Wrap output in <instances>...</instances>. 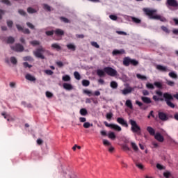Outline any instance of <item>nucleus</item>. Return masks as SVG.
<instances>
[{"mask_svg":"<svg viewBox=\"0 0 178 178\" xmlns=\"http://www.w3.org/2000/svg\"><path fill=\"white\" fill-rule=\"evenodd\" d=\"M143 12L145 13L147 16H149V19H154L156 20H160V22H167L166 18L164 17H161L160 15H155L156 13V10H152L150 8H143Z\"/></svg>","mask_w":178,"mask_h":178,"instance_id":"nucleus-1","label":"nucleus"},{"mask_svg":"<svg viewBox=\"0 0 178 178\" xmlns=\"http://www.w3.org/2000/svg\"><path fill=\"white\" fill-rule=\"evenodd\" d=\"M129 123L131 126V131H133V133L138 134V133H140V131H141V127H140V126H138V124H137V122H136V120L131 119L129 120Z\"/></svg>","mask_w":178,"mask_h":178,"instance_id":"nucleus-2","label":"nucleus"},{"mask_svg":"<svg viewBox=\"0 0 178 178\" xmlns=\"http://www.w3.org/2000/svg\"><path fill=\"white\" fill-rule=\"evenodd\" d=\"M44 52H45V49H44L42 46H40L39 48L36 49L35 51H33V54L36 58H39L40 59H45V56L43 54Z\"/></svg>","mask_w":178,"mask_h":178,"instance_id":"nucleus-3","label":"nucleus"},{"mask_svg":"<svg viewBox=\"0 0 178 178\" xmlns=\"http://www.w3.org/2000/svg\"><path fill=\"white\" fill-rule=\"evenodd\" d=\"M123 65L124 66H130V65H132V66H138V61L129 57H125L123 60Z\"/></svg>","mask_w":178,"mask_h":178,"instance_id":"nucleus-4","label":"nucleus"},{"mask_svg":"<svg viewBox=\"0 0 178 178\" xmlns=\"http://www.w3.org/2000/svg\"><path fill=\"white\" fill-rule=\"evenodd\" d=\"M104 70L106 74L108 76H111V77H115V76H118V71L112 68L111 67H105Z\"/></svg>","mask_w":178,"mask_h":178,"instance_id":"nucleus-5","label":"nucleus"},{"mask_svg":"<svg viewBox=\"0 0 178 178\" xmlns=\"http://www.w3.org/2000/svg\"><path fill=\"white\" fill-rule=\"evenodd\" d=\"M165 5L168 8L171 6L172 8H177L178 2L177 0H167L165 2Z\"/></svg>","mask_w":178,"mask_h":178,"instance_id":"nucleus-6","label":"nucleus"},{"mask_svg":"<svg viewBox=\"0 0 178 178\" xmlns=\"http://www.w3.org/2000/svg\"><path fill=\"white\" fill-rule=\"evenodd\" d=\"M11 49L16 52H23L24 51V47L20 44H16L15 46H12Z\"/></svg>","mask_w":178,"mask_h":178,"instance_id":"nucleus-7","label":"nucleus"},{"mask_svg":"<svg viewBox=\"0 0 178 178\" xmlns=\"http://www.w3.org/2000/svg\"><path fill=\"white\" fill-rule=\"evenodd\" d=\"M117 122L121 126H124V127H129V124H127V121L124 120V118H118Z\"/></svg>","mask_w":178,"mask_h":178,"instance_id":"nucleus-8","label":"nucleus"},{"mask_svg":"<svg viewBox=\"0 0 178 178\" xmlns=\"http://www.w3.org/2000/svg\"><path fill=\"white\" fill-rule=\"evenodd\" d=\"M154 138L159 141V143H163V141H165V138H163V136L159 132L156 133L154 135Z\"/></svg>","mask_w":178,"mask_h":178,"instance_id":"nucleus-9","label":"nucleus"},{"mask_svg":"<svg viewBox=\"0 0 178 178\" xmlns=\"http://www.w3.org/2000/svg\"><path fill=\"white\" fill-rule=\"evenodd\" d=\"M135 88H131L130 86L127 87V88H124V90H122V92L123 95H127V94H131L132 91H134Z\"/></svg>","mask_w":178,"mask_h":178,"instance_id":"nucleus-10","label":"nucleus"},{"mask_svg":"<svg viewBox=\"0 0 178 178\" xmlns=\"http://www.w3.org/2000/svg\"><path fill=\"white\" fill-rule=\"evenodd\" d=\"M159 118L163 122H166V120L169 119V118H168V115L163 112H159Z\"/></svg>","mask_w":178,"mask_h":178,"instance_id":"nucleus-11","label":"nucleus"},{"mask_svg":"<svg viewBox=\"0 0 178 178\" xmlns=\"http://www.w3.org/2000/svg\"><path fill=\"white\" fill-rule=\"evenodd\" d=\"M156 68L157 69V70H159L160 72H170V70H169L167 67L161 65H157Z\"/></svg>","mask_w":178,"mask_h":178,"instance_id":"nucleus-12","label":"nucleus"},{"mask_svg":"<svg viewBox=\"0 0 178 178\" xmlns=\"http://www.w3.org/2000/svg\"><path fill=\"white\" fill-rule=\"evenodd\" d=\"M125 53L126 51L123 49H121L120 50L114 49L112 52L113 56H116L118 55H123V54H125Z\"/></svg>","mask_w":178,"mask_h":178,"instance_id":"nucleus-13","label":"nucleus"},{"mask_svg":"<svg viewBox=\"0 0 178 178\" xmlns=\"http://www.w3.org/2000/svg\"><path fill=\"white\" fill-rule=\"evenodd\" d=\"M136 104L138 105V106L140 107V109H143V111H147V109H148V106L145 105L144 104H143V102L136 100Z\"/></svg>","mask_w":178,"mask_h":178,"instance_id":"nucleus-14","label":"nucleus"},{"mask_svg":"<svg viewBox=\"0 0 178 178\" xmlns=\"http://www.w3.org/2000/svg\"><path fill=\"white\" fill-rule=\"evenodd\" d=\"M97 74L99 77H105V76H106V74L105 72V71L101 69H99L97 70Z\"/></svg>","mask_w":178,"mask_h":178,"instance_id":"nucleus-15","label":"nucleus"},{"mask_svg":"<svg viewBox=\"0 0 178 178\" xmlns=\"http://www.w3.org/2000/svg\"><path fill=\"white\" fill-rule=\"evenodd\" d=\"M63 88H65V90H67L68 91L73 90V86H72V84L70 83H64L63 84Z\"/></svg>","mask_w":178,"mask_h":178,"instance_id":"nucleus-16","label":"nucleus"},{"mask_svg":"<svg viewBox=\"0 0 178 178\" xmlns=\"http://www.w3.org/2000/svg\"><path fill=\"white\" fill-rule=\"evenodd\" d=\"M141 100L143 101V102L144 104H152V101L151 100V98L148 97H141Z\"/></svg>","mask_w":178,"mask_h":178,"instance_id":"nucleus-17","label":"nucleus"},{"mask_svg":"<svg viewBox=\"0 0 178 178\" xmlns=\"http://www.w3.org/2000/svg\"><path fill=\"white\" fill-rule=\"evenodd\" d=\"M54 33H55L56 35H58V36H61V35H65V31H63V30L60 29H56L54 31Z\"/></svg>","mask_w":178,"mask_h":178,"instance_id":"nucleus-18","label":"nucleus"},{"mask_svg":"<svg viewBox=\"0 0 178 178\" xmlns=\"http://www.w3.org/2000/svg\"><path fill=\"white\" fill-rule=\"evenodd\" d=\"M147 131H148L149 134L150 136H155V129L152 128V127H147Z\"/></svg>","mask_w":178,"mask_h":178,"instance_id":"nucleus-19","label":"nucleus"},{"mask_svg":"<svg viewBox=\"0 0 178 178\" xmlns=\"http://www.w3.org/2000/svg\"><path fill=\"white\" fill-rule=\"evenodd\" d=\"M25 79H26V80H29V81H35L36 80L35 77L30 74H27L25 76Z\"/></svg>","mask_w":178,"mask_h":178,"instance_id":"nucleus-20","label":"nucleus"},{"mask_svg":"<svg viewBox=\"0 0 178 178\" xmlns=\"http://www.w3.org/2000/svg\"><path fill=\"white\" fill-rule=\"evenodd\" d=\"M51 48L53 49H56V51H60L62 49V47L57 43H53L51 44Z\"/></svg>","mask_w":178,"mask_h":178,"instance_id":"nucleus-21","label":"nucleus"},{"mask_svg":"<svg viewBox=\"0 0 178 178\" xmlns=\"http://www.w3.org/2000/svg\"><path fill=\"white\" fill-rule=\"evenodd\" d=\"M111 129L115 130V131H122V127H120L118 124H113V125L111 126Z\"/></svg>","mask_w":178,"mask_h":178,"instance_id":"nucleus-22","label":"nucleus"},{"mask_svg":"<svg viewBox=\"0 0 178 178\" xmlns=\"http://www.w3.org/2000/svg\"><path fill=\"white\" fill-rule=\"evenodd\" d=\"M125 105L126 106H127V108H129V109H133V103H131V100H127L125 102Z\"/></svg>","mask_w":178,"mask_h":178,"instance_id":"nucleus-23","label":"nucleus"},{"mask_svg":"<svg viewBox=\"0 0 178 178\" xmlns=\"http://www.w3.org/2000/svg\"><path fill=\"white\" fill-rule=\"evenodd\" d=\"M118 82L115 81H112L110 83V87H111V88L113 89H116L118 88Z\"/></svg>","mask_w":178,"mask_h":178,"instance_id":"nucleus-24","label":"nucleus"},{"mask_svg":"<svg viewBox=\"0 0 178 178\" xmlns=\"http://www.w3.org/2000/svg\"><path fill=\"white\" fill-rule=\"evenodd\" d=\"M131 20L134 22V23H136V24H140V23H141V19L136 17H131Z\"/></svg>","mask_w":178,"mask_h":178,"instance_id":"nucleus-25","label":"nucleus"},{"mask_svg":"<svg viewBox=\"0 0 178 178\" xmlns=\"http://www.w3.org/2000/svg\"><path fill=\"white\" fill-rule=\"evenodd\" d=\"M67 48L71 51H76V46L73 44H67Z\"/></svg>","mask_w":178,"mask_h":178,"instance_id":"nucleus-26","label":"nucleus"},{"mask_svg":"<svg viewBox=\"0 0 178 178\" xmlns=\"http://www.w3.org/2000/svg\"><path fill=\"white\" fill-rule=\"evenodd\" d=\"M131 146L133 148L134 151H135V152L138 151V146H137V144H136V143L131 142Z\"/></svg>","mask_w":178,"mask_h":178,"instance_id":"nucleus-27","label":"nucleus"},{"mask_svg":"<svg viewBox=\"0 0 178 178\" xmlns=\"http://www.w3.org/2000/svg\"><path fill=\"white\" fill-rule=\"evenodd\" d=\"M152 99H154L155 102H158V101H161V102L164 101L163 98L158 97V96H156V95H154L152 97Z\"/></svg>","mask_w":178,"mask_h":178,"instance_id":"nucleus-28","label":"nucleus"},{"mask_svg":"<svg viewBox=\"0 0 178 178\" xmlns=\"http://www.w3.org/2000/svg\"><path fill=\"white\" fill-rule=\"evenodd\" d=\"M27 12H28V13H31V14L37 13V10H35L31 7H29L27 8Z\"/></svg>","mask_w":178,"mask_h":178,"instance_id":"nucleus-29","label":"nucleus"},{"mask_svg":"<svg viewBox=\"0 0 178 178\" xmlns=\"http://www.w3.org/2000/svg\"><path fill=\"white\" fill-rule=\"evenodd\" d=\"M82 86L83 87H88V86H90V81L86 80V79H83L82 81Z\"/></svg>","mask_w":178,"mask_h":178,"instance_id":"nucleus-30","label":"nucleus"},{"mask_svg":"<svg viewBox=\"0 0 178 178\" xmlns=\"http://www.w3.org/2000/svg\"><path fill=\"white\" fill-rule=\"evenodd\" d=\"M59 19L61 22H63V23H70V20L65 17H60Z\"/></svg>","mask_w":178,"mask_h":178,"instance_id":"nucleus-31","label":"nucleus"},{"mask_svg":"<svg viewBox=\"0 0 178 178\" xmlns=\"http://www.w3.org/2000/svg\"><path fill=\"white\" fill-rule=\"evenodd\" d=\"M88 113L87 112V109L86 108H81L80 110V114L81 115V116H86Z\"/></svg>","mask_w":178,"mask_h":178,"instance_id":"nucleus-32","label":"nucleus"},{"mask_svg":"<svg viewBox=\"0 0 178 178\" xmlns=\"http://www.w3.org/2000/svg\"><path fill=\"white\" fill-rule=\"evenodd\" d=\"M15 42V38L12 36H10L7 39V44H13Z\"/></svg>","mask_w":178,"mask_h":178,"instance_id":"nucleus-33","label":"nucleus"},{"mask_svg":"<svg viewBox=\"0 0 178 178\" xmlns=\"http://www.w3.org/2000/svg\"><path fill=\"white\" fill-rule=\"evenodd\" d=\"M168 76L171 77V79H177V74H175V72H170Z\"/></svg>","mask_w":178,"mask_h":178,"instance_id":"nucleus-34","label":"nucleus"},{"mask_svg":"<svg viewBox=\"0 0 178 178\" xmlns=\"http://www.w3.org/2000/svg\"><path fill=\"white\" fill-rule=\"evenodd\" d=\"M10 60L13 65H17V59L15 56L10 57Z\"/></svg>","mask_w":178,"mask_h":178,"instance_id":"nucleus-35","label":"nucleus"},{"mask_svg":"<svg viewBox=\"0 0 178 178\" xmlns=\"http://www.w3.org/2000/svg\"><path fill=\"white\" fill-rule=\"evenodd\" d=\"M108 136V138H111V140H115V138H116V135H115L114 132H110Z\"/></svg>","mask_w":178,"mask_h":178,"instance_id":"nucleus-36","label":"nucleus"},{"mask_svg":"<svg viewBox=\"0 0 178 178\" xmlns=\"http://www.w3.org/2000/svg\"><path fill=\"white\" fill-rule=\"evenodd\" d=\"M136 168L140 169V170H144V165L140 163H135Z\"/></svg>","mask_w":178,"mask_h":178,"instance_id":"nucleus-37","label":"nucleus"},{"mask_svg":"<svg viewBox=\"0 0 178 178\" xmlns=\"http://www.w3.org/2000/svg\"><path fill=\"white\" fill-rule=\"evenodd\" d=\"M74 76L76 80H80L81 79V76L80 75V73H79L78 72H74Z\"/></svg>","mask_w":178,"mask_h":178,"instance_id":"nucleus-38","label":"nucleus"},{"mask_svg":"<svg viewBox=\"0 0 178 178\" xmlns=\"http://www.w3.org/2000/svg\"><path fill=\"white\" fill-rule=\"evenodd\" d=\"M146 87H147V88H148V90H154L155 89V86H154V84L149 83L146 84Z\"/></svg>","mask_w":178,"mask_h":178,"instance_id":"nucleus-39","label":"nucleus"},{"mask_svg":"<svg viewBox=\"0 0 178 178\" xmlns=\"http://www.w3.org/2000/svg\"><path fill=\"white\" fill-rule=\"evenodd\" d=\"M136 77L138 79H140V80H147V76H144V75H141L140 74H136Z\"/></svg>","mask_w":178,"mask_h":178,"instance_id":"nucleus-40","label":"nucleus"},{"mask_svg":"<svg viewBox=\"0 0 178 178\" xmlns=\"http://www.w3.org/2000/svg\"><path fill=\"white\" fill-rule=\"evenodd\" d=\"M30 44L33 45V47H35V45H40V41L38 40H33L30 42Z\"/></svg>","mask_w":178,"mask_h":178,"instance_id":"nucleus-41","label":"nucleus"},{"mask_svg":"<svg viewBox=\"0 0 178 178\" xmlns=\"http://www.w3.org/2000/svg\"><path fill=\"white\" fill-rule=\"evenodd\" d=\"M43 8L44 10H47L48 12H51V6H48V4H43Z\"/></svg>","mask_w":178,"mask_h":178,"instance_id":"nucleus-42","label":"nucleus"},{"mask_svg":"<svg viewBox=\"0 0 178 178\" xmlns=\"http://www.w3.org/2000/svg\"><path fill=\"white\" fill-rule=\"evenodd\" d=\"M63 81H70V76L69 75H65L63 76Z\"/></svg>","mask_w":178,"mask_h":178,"instance_id":"nucleus-43","label":"nucleus"},{"mask_svg":"<svg viewBox=\"0 0 178 178\" xmlns=\"http://www.w3.org/2000/svg\"><path fill=\"white\" fill-rule=\"evenodd\" d=\"M166 84H168V86H170V87H174L175 86V82L172 81L167 80L166 81Z\"/></svg>","mask_w":178,"mask_h":178,"instance_id":"nucleus-44","label":"nucleus"},{"mask_svg":"<svg viewBox=\"0 0 178 178\" xmlns=\"http://www.w3.org/2000/svg\"><path fill=\"white\" fill-rule=\"evenodd\" d=\"M24 60H28L29 62H33V60H34V58H33V57H31V56H26V57H24Z\"/></svg>","mask_w":178,"mask_h":178,"instance_id":"nucleus-45","label":"nucleus"},{"mask_svg":"<svg viewBox=\"0 0 178 178\" xmlns=\"http://www.w3.org/2000/svg\"><path fill=\"white\" fill-rule=\"evenodd\" d=\"M161 30H163V31H164L165 33H167V34H169V33H170V31H169L168 27H166L165 26H161Z\"/></svg>","mask_w":178,"mask_h":178,"instance_id":"nucleus-46","label":"nucleus"},{"mask_svg":"<svg viewBox=\"0 0 178 178\" xmlns=\"http://www.w3.org/2000/svg\"><path fill=\"white\" fill-rule=\"evenodd\" d=\"M90 126H92V124H90V122H84L83 124L84 129H90Z\"/></svg>","mask_w":178,"mask_h":178,"instance_id":"nucleus-47","label":"nucleus"},{"mask_svg":"<svg viewBox=\"0 0 178 178\" xmlns=\"http://www.w3.org/2000/svg\"><path fill=\"white\" fill-rule=\"evenodd\" d=\"M44 73L47 74V76H52V74H54V72L51 70H44Z\"/></svg>","mask_w":178,"mask_h":178,"instance_id":"nucleus-48","label":"nucleus"},{"mask_svg":"<svg viewBox=\"0 0 178 178\" xmlns=\"http://www.w3.org/2000/svg\"><path fill=\"white\" fill-rule=\"evenodd\" d=\"M55 33V31H47L45 32L46 35H48L49 37L51 35H54V33Z\"/></svg>","mask_w":178,"mask_h":178,"instance_id":"nucleus-49","label":"nucleus"},{"mask_svg":"<svg viewBox=\"0 0 178 178\" xmlns=\"http://www.w3.org/2000/svg\"><path fill=\"white\" fill-rule=\"evenodd\" d=\"M2 3H5L6 5H8V6H12V3L9 0H1Z\"/></svg>","mask_w":178,"mask_h":178,"instance_id":"nucleus-50","label":"nucleus"},{"mask_svg":"<svg viewBox=\"0 0 178 178\" xmlns=\"http://www.w3.org/2000/svg\"><path fill=\"white\" fill-rule=\"evenodd\" d=\"M18 13H19V15H21L22 16H26L27 13H25V11L24 10L19 9L18 10Z\"/></svg>","mask_w":178,"mask_h":178,"instance_id":"nucleus-51","label":"nucleus"},{"mask_svg":"<svg viewBox=\"0 0 178 178\" xmlns=\"http://www.w3.org/2000/svg\"><path fill=\"white\" fill-rule=\"evenodd\" d=\"M116 33L119 34V35H127V33L122 31H116Z\"/></svg>","mask_w":178,"mask_h":178,"instance_id":"nucleus-52","label":"nucleus"},{"mask_svg":"<svg viewBox=\"0 0 178 178\" xmlns=\"http://www.w3.org/2000/svg\"><path fill=\"white\" fill-rule=\"evenodd\" d=\"M154 85L157 88H162V83L161 82H154Z\"/></svg>","mask_w":178,"mask_h":178,"instance_id":"nucleus-53","label":"nucleus"},{"mask_svg":"<svg viewBox=\"0 0 178 178\" xmlns=\"http://www.w3.org/2000/svg\"><path fill=\"white\" fill-rule=\"evenodd\" d=\"M92 47H94L95 48H99V44H98V43H97V42H90Z\"/></svg>","mask_w":178,"mask_h":178,"instance_id":"nucleus-54","label":"nucleus"},{"mask_svg":"<svg viewBox=\"0 0 178 178\" xmlns=\"http://www.w3.org/2000/svg\"><path fill=\"white\" fill-rule=\"evenodd\" d=\"M163 176L165 178H169L170 176H172V174L170 173V172L167 171L163 173Z\"/></svg>","mask_w":178,"mask_h":178,"instance_id":"nucleus-55","label":"nucleus"},{"mask_svg":"<svg viewBox=\"0 0 178 178\" xmlns=\"http://www.w3.org/2000/svg\"><path fill=\"white\" fill-rule=\"evenodd\" d=\"M7 26L8 27H9L10 29H12V26H13V22L11 20H8L7 21Z\"/></svg>","mask_w":178,"mask_h":178,"instance_id":"nucleus-56","label":"nucleus"},{"mask_svg":"<svg viewBox=\"0 0 178 178\" xmlns=\"http://www.w3.org/2000/svg\"><path fill=\"white\" fill-rule=\"evenodd\" d=\"M103 144H104V145H107L108 147L111 145V142H109V141H108V140H105V139L103 140Z\"/></svg>","mask_w":178,"mask_h":178,"instance_id":"nucleus-57","label":"nucleus"},{"mask_svg":"<svg viewBox=\"0 0 178 178\" xmlns=\"http://www.w3.org/2000/svg\"><path fill=\"white\" fill-rule=\"evenodd\" d=\"M23 65H24V67L25 68L29 67V69H31V67H33V65H29V63L27 62L24 63Z\"/></svg>","mask_w":178,"mask_h":178,"instance_id":"nucleus-58","label":"nucleus"},{"mask_svg":"<svg viewBox=\"0 0 178 178\" xmlns=\"http://www.w3.org/2000/svg\"><path fill=\"white\" fill-rule=\"evenodd\" d=\"M26 26H28L31 30H34V29H35V26H34L33 24L30 22H26Z\"/></svg>","mask_w":178,"mask_h":178,"instance_id":"nucleus-59","label":"nucleus"},{"mask_svg":"<svg viewBox=\"0 0 178 178\" xmlns=\"http://www.w3.org/2000/svg\"><path fill=\"white\" fill-rule=\"evenodd\" d=\"M106 119H108V120H111V119H112V116H113V114L112 113H108L106 114Z\"/></svg>","mask_w":178,"mask_h":178,"instance_id":"nucleus-60","label":"nucleus"},{"mask_svg":"<svg viewBox=\"0 0 178 178\" xmlns=\"http://www.w3.org/2000/svg\"><path fill=\"white\" fill-rule=\"evenodd\" d=\"M46 97L47 98H52L54 97V95L51 92H46Z\"/></svg>","mask_w":178,"mask_h":178,"instance_id":"nucleus-61","label":"nucleus"},{"mask_svg":"<svg viewBox=\"0 0 178 178\" xmlns=\"http://www.w3.org/2000/svg\"><path fill=\"white\" fill-rule=\"evenodd\" d=\"M109 17L111 20H114V21L118 20V16L116 15H109Z\"/></svg>","mask_w":178,"mask_h":178,"instance_id":"nucleus-62","label":"nucleus"},{"mask_svg":"<svg viewBox=\"0 0 178 178\" xmlns=\"http://www.w3.org/2000/svg\"><path fill=\"white\" fill-rule=\"evenodd\" d=\"M83 92L85 94H87L89 97H91V95H92V92H91L90 90H83Z\"/></svg>","mask_w":178,"mask_h":178,"instance_id":"nucleus-63","label":"nucleus"},{"mask_svg":"<svg viewBox=\"0 0 178 178\" xmlns=\"http://www.w3.org/2000/svg\"><path fill=\"white\" fill-rule=\"evenodd\" d=\"M24 34H30V30L29 29H24L22 30Z\"/></svg>","mask_w":178,"mask_h":178,"instance_id":"nucleus-64","label":"nucleus"}]
</instances>
